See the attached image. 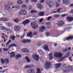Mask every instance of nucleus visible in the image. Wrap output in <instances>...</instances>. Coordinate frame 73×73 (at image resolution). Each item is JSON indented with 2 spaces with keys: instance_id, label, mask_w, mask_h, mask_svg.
I'll list each match as a JSON object with an SVG mask.
<instances>
[{
  "instance_id": "nucleus-16",
  "label": "nucleus",
  "mask_w": 73,
  "mask_h": 73,
  "mask_svg": "<svg viewBox=\"0 0 73 73\" xmlns=\"http://www.w3.org/2000/svg\"><path fill=\"white\" fill-rule=\"evenodd\" d=\"M20 27L19 26H15L14 27V30L15 31H20Z\"/></svg>"
},
{
  "instance_id": "nucleus-6",
  "label": "nucleus",
  "mask_w": 73,
  "mask_h": 73,
  "mask_svg": "<svg viewBox=\"0 0 73 73\" xmlns=\"http://www.w3.org/2000/svg\"><path fill=\"white\" fill-rule=\"evenodd\" d=\"M31 27L33 28V29H36V28H37V27H38V25L35 22H33L31 23Z\"/></svg>"
},
{
  "instance_id": "nucleus-25",
  "label": "nucleus",
  "mask_w": 73,
  "mask_h": 73,
  "mask_svg": "<svg viewBox=\"0 0 73 73\" xmlns=\"http://www.w3.org/2000/svg\"><path fill=\"white\" fill-rule=\"evenodd\" d=\"M46 25H47L48 26H49L48 28H51V24L49 22H47L46 23Z\"/></svg>"
},
{
  "instance_id": "nucleus-13",
  "label": "nucleus",
  "mask_w": 73,
  "mask_h": 73,
  "mask_svg": "<svg viewBox=\"0 0 73 73\" xmlns=\"http://www.w3.org/2000/svg\"><path fill=\"white\" fill-rule=\"evenodd\" d=\"M21 50L22 51V52H24V53H28V52H29L28 49H27V48L21 49Z\"/></svg>"
},
{
  "instance_id": "nucleus-14",
  "label": "nucleus",
  "mask_w": 73,
  "mask_h": 73,
  "mask_svg": "<svg viewBox=\"0 0 73 73\" xmlns=\"http://www.w3.org/2000/svg\"><path fill=\"white\" fill-rule=\"evenodd\" d=\"M72 39H73V36H70L67 38H64L63 39V40L64 41H66V40H71Z\"/></svg>"
},
{
  "instance_id": "nucleus-7",
  "label": "nucleus",
  "mask_w": 73,
  "mask_h": 73,
  "mask_svg": "<svg viewBox=\"0 0 73 73\" xmlns=\"http://www.w3.org/2000/svg\"><path fill=\"white\" fill-rule=\"evenodd\" d=\"M32 58L36 61H38L39 59V56L36 54H34L32 55Z\"/></svg>"
},
{
  "instance_id": "nucleus-46",
  "label": "nucleus",
  "mask_w": 73,
  "mask_h": 73,
  "mask_svg": "<svg viewBox=\"0 0 73 73\" xmlns=\"http://www.w3.org/2000/svg\"><path fill=\"white\" fill-rule=\"evenodd\" d=\"M15 8H16L17 9H20V6L18 5H17L15 6Z\"/></svg>"
},
{
  "instance_id": "nucleus-34",
  "label": "nucleus",
  "mask_w": 73,
  "mask_h": 73,
  "mask_svg": "<svg viewBox=\"0 0 73 73\" xmlns=\"http://www.w3.org/2000/svg\"><path fill=\"white\" fill-rule=\"evenodd\" d=\"M19 18L16 19L15 20H14L13 21L15 22V23H17L19 21Z\"/></svg>"
},
{
  "instance_id": "nucleus-63",
  "label": "nucleus",
  "mask_w": 73,
  "mask_h": 73,
  "mask_svg": "<svg viewBox=\"0 0 73 73\" xmlns=\"http://www.w3.org/2000/svg\"><path fill=\"white\" fill-rule=\"evenodd\" d=\"M64 60V59L63 58H61L60 59V61H62Z\"/></svg>"
},
{
  "instance_id": "nucleus-3",
  "label": "nucleus",
  "mask_w": 73,
  "mask_h": 73,
  "mask_svg": "<svg viewBox=\"0 0 73 73\" xmlns=\"http://www.w3.org/2000/svg\"><path fill=\"white\" fill-rule=\"evenodd\" d=\"M18 13L19 15H26L27 14V12L25 10H20Z\"/></svg>"
},
{
  "instance_id": "nucleus-43",
  "label": "nucleus",
  "mask_w": 73,
  "mask_h": 73,
  "mask_svg": "<svg viewBox=\"0 0 73 73\" xmlns=\"http://www.w3.org/2000/svg\"><path fill=\"white\" fill-rule=\"evenodd\" d=\"M55 6L57 8L60 6V5L58 4V3H56Z\"/></svg>"
},
{
  "instance_id": "nucleus-8",
  "label": "nucleus",
  "mask_w": 73,
  "mask_h": 73,
  "mask_svg": "<svg viewBox=\"0 0 73 73\" xmlns=\"http://www.w3.org/2000/svg\"><path fill=\"white\" fill-rule=\"evenodd\" d=\"M64 22L61 21H59L57 23V25L59 27H61L64 25Z\"/></svg>"
},
{
  "instance_id": "nucleus-5",
  "label": "nucleus",
  "mask_w": 73,
  "mask_h": 73,
  "mask_svg": "<svg viewBox=\"0 0 73 73\" xmlns=\"http://www.w3.org/2000/svg\"><path fill=\"white\" fill-rule=\"evenodd\" d=\"M1 62L3 64L5 63L6 64H8L9 62V59L7 58H6L5 59H1Z\"/></svg>"
},
{
  "instance_id": "nucleus-38",
  "label": "nucleus",
  "mask_w": 73,
  "mask_h": 73,
  "mask_svg": "<svg viewBox=\"0 0 73 73\" xmlns=\"http://www.w3.org/2000/svg\"><path fill=\"white\" fill-rule=\"evenodd\" d=\"M31 41V40L30 39H26V43H30Z\"/></svg>"
},
{
  "instance_id": "nucleus-15",
  "label": "nucleus",
  "mask_w": 73,
  "mask_h": 73,
  "mask_svg": "<svg viewBox=\"0 0 73 73\" xmlns=\"http://www.w3.org/2000/svg\"><path fill=\"white\" fill-rule=\"evenodd\" d=\"M45 29V26H42L40 28V31L41 32H42L44 31Z\"/></svg>"
},
{
  "instance_id": "nucleus-19",
  "label": "nucleus",
  "mask_w": 73,
  "mask_h": 73,
  "mask_svg": "<svg viewBox=\"0 0 73 73\" xmlns=\"http://www.w3.org/2000/svg\"><path fill=\"white\" fill-rule=\"evenodd\" d=\"M67 19L68 21H72L73 20V17H67Z\"/></svg>"
},
{
  "instance_id": "nucleus-53",
  "label": "nucleus",
  "mask_w": 73,
  "mask_h": 73,
  "mask_svg": "<svg viewBox=\"0 0 73 73\" xmlns=\"http://www.w3.org/2000/svg\"><path fill=\"white\" fill-rule=\"evenodd\" d=\"M28 8L29 10H31L32 9V6L30 5L29 7H28Z\"/></svg>"
},
{
  "instance_id": "nucleus-36",
  "label": "nucleus",
  "mask_w": 73,
  "mask_h": 73,
  "mask_svg": "<svg viewBox=\"0 0 73 73\" xmlns=\"http://www.w3.org/2000/svg\"><path fill=\"white\" fill-rule=\"evenodd\" d=\"M25 59L27 60L28 62H31V60H30V59H29V58L28 57H26L25 58Z\"/></svg>"
},
{
  "instance_id": "nucleus-45",
  "label": "nucleus",
  "mask_w": 73,
  "mask_h": 73,
  "mask_svg": "<svg viewBox=\"0 0 73 73\" xmlns=\"http://www.w3.org/2000/svg\"><path fill=\"white\" fill-rule=\"evenodd\" d=\"M11 40H10L8 41L7 42V43L6 44V46L8 45V44H9V43H10V42H11Z\"/></svg>"
},
{
  "instance_id": "nucleus-35",
  "label": "nucleus",
  "mask_w": 73,
  "mask_h": 73,
  "mask_svg": "<svg viewBox=\"0 0 73 73\" xmlns=\"http://www.w3.org/2000/svg\"><path fill=\"white\" fill-rule=\"evenodd\" d=\"M22 43H23V44H25L27 43L26 39H23L21 40Z\"/></svg>"
},
{
  "instance_id": "nucleus-26",
  "label": "nucleus",
  "mask_w": 73,
  "mask_h": 73,
  "mask_svg": "<svg viewBox=\"0 0 73 73\" xmlns=\"http://www.w3.org/2000/svg\"><path fill=\"white\" fill-rule=\"evenodd\" d=\"M23 3V2L21 0H19L17 1V4H19V5H21Z\"/></svg>"
},
{
  "instance_id": "nucleus-52",
  "label": "nucleus",
  "mask_w": 73,
  "mask_h": 73,
  "mask_svg": "<svg viewBox=\"0 0 73 73\" xmlns=\"http://www.w3.org/2000/svg\"><path fill=\"white\" fill-rule=\"evenodd\" d=\"M31 1L32 2H33L34 3H36V2H37V0H31Z\"/></svg>"
},
{
  "instance_id": "nucleus-17",
  "label": "nucleus",
  "mask_w": 73,
  "mask_h": 73,
  "mask_svg": "<svg viewBox=\"0 0 73 73\" xmlns=\"http://www.w3.org/2000/svg\"><path fill=\"white\" fill-rule=\"evenodd\" d=\"M61 65V63H58L55 64V68L56 69L59 68L60 67V66Z\"/></svg>"
},
{
  "instance_id": "nucleus-58",
  "label": "nucleus",
  "mask_w": 73,
  "mask_h": 73,
  "mask_svg": "<svg viewBox=\"0 0 73 73\" xmlns=\"http://www.w3.org/2000/svg\"><path fill=\"white\" fill-rule=\"evenodd\" d=\"M29 1V0H26L25 1V2L26 4H28Z\"/></svg>"
},
{
  "instance_id": "nucleus-62",
  "label": "nucleus",
  "mask_w": 73,
  "mask_h": 73,
  "mask_svg": "<svg viewBox=\"0 0 73 73\" xmlns=\"http://www.w3.org/2000/svg\"><path fill=\"white\" fill-rule=\"evenodd\" d=\"M43 19L42 18L41 19H40L39 21L40 23H41L42 21H43Z\"/></svg>"
},
{
  "instance_id": "nucleus-42",
  "label": "nucleus",
  "mask_w": 73,
  "mask_h": 73,
  "mask_svg": "<svg viewBox=\"0 0 73 73\" xmlns=\"http://www.w3.org/2000/svg\"><path fill=\"white\" fill-rule=\"evenodd\" d=\"M61 8H60L58 9L57 10V12L58 13H60V11H61Z\"/></svg>"
},
{
  "instance_id": "nucleus-60",
  "label": "nucleus",
  "mask_w": 73,
  "mask_h": 73,
  "mask_svg": "<svg viewBox=\"0 0 73 73\" xmlns=\"http://www.w3.org/2000/svg\"><path fill=\"white\" fill-rule=\"evenodd\" d=\"M44 2V0H40V3H43Z\"/></svg>"
},
{
  "instance_id": "nucleus-56",
  "label": "nucleus",
  "mask_w": 73,
  "mask_h": 73,
  "mask_svg": "<svg viewBox=\"0 0 73 73\" xmlns=\"http://www.w3.org/2000/svg\"><path fill=\"white\" fill-rule=\"evenodd\" d=\"M36 19V17L35 16L33 17V18H32L33 20H35Z\"/></svg>"
},
{
  "instance_id": "nucleus-44",
  "label": "nucleus",
  "mask_w": 73,
  "mask_h": 73,
  "mask_svg": "<svg viewBox=\"0 0 73 73\" xmlns=\"http://www.w3.org/2000/svg\"><path fill=\"white\" fill-rule=\"evenodd\" d=\"M62 50H63V52H66V51H67V50H68V48H66L64 49H62Z\"/></svg>"
},
{
  "instance_id": "nucleus-33",
  "label": "nucleus",
  "mask_w": 73,
  "mask_h": 73,
  "mask_svg": "<svg viewBox=\"0 0 73 73\" xmlns=\"http://www.w3.org/2000/svg\"><path fill=\"white\" fill-rule=\"evenodd\" d=\"M12 46H15V47H16V46H17V45L15 44H12L10 46L9 48H9H11Z\"/></svg>"
},
{
  "instance_id": "nucleus-9",
  "label": "nucleus",
  "mask_w": 73,
  "mask_h": 73,
  "mask_svg": "<svg viewBox=\"0 0 73 73\" xmlns=\"http://www.w3.org/2000/svg\"><path fill=\"white\" fill-rule=\"evenodd\" d=\"M46 66L45 67V68L46 69H49L50 68V62H47L46 64Z\"/></svg>"
},
{
  "instance_id": "nucleus-1",
  "label": "nucleus",
  "mask_w": 73,
  "mask_h": 73,
  "mask_svg": "<svg viewBox=\"0 0 73 73\" xmlns=\"http://www.w3.org/2000/svg\"><path fill=\"white\" fill-rule=\"evenodd\" d=\"M46 4L47 5L49 6V8H52V6H54L55 3L53 1H50L49 0H48L46 2Z\"/></svg>"
},
{
  "instance_id": "nucleus-57",
  "label": "nucleus",
  "mask_w": 73,
  "mask_h": 73,
  "mask_svg": "<svg viewBox=\"0 0 73 73\" xmlns=\"http://www.w3.org/2000/svg\"><path fill=\"white\" fill-rule=\"evenodd\" d=\"M48 36H49V33L48 32H47L46 33V36L48 37Z\"/></svg>"
},
{
  "instance_id": "nucleus-40",
  "label": "nucleus",
  "mask_w": 73,
  "mask_h": 73,
  "mask_svg": "<svg viewBox=\"0 0 73 73\" xmlns=\"http://www.w3.org/2000/svg\"><path fill=\"white\" fill-rule=\"evenodd\" d=\"M6 31H7V32H9L10 33H11L12 32V30H11L8 29H6Z\"/></svg>"
},
{
  "instance_id": "nucleus-29",
  "label": "nucleus",
  "mask_w": 73,
  "mask_h": 73,
  "mask_svg": "<svg viewBox=\"0 0 73 73\" xmlns=\"http://www.w3.org/2000/svg\"><path fill=\"white\" fill-rule=\"evenodd\" d=\"M15 53L14 52H11L10 53V56H11V57H15Z\"/></svg>"
},
{
  "instance_id": "nucleus-21",
  "label": "nucleus",
  "mask_w": 73,
  "mask_h": 73,
  "mask_svg": "<svg viewBox=\"0 0 73 73\" xmlns=\"http://www.w3.org/2000/svg\"><path fill=\"white\" fill-rule=\"evenodd\" d=\"M21 57V55L20 54H19L16 55L15 58L17 60H18L19 58H20Z\"/></svg>"
},
{
  "instance_id": "nucleus-27",
  "label": "nucleus",
  "mask_w": 73,
  "mask_h": 73,
  "mask_svg": "<svg viewBox=\"0 0 73 73\" xmlns=\"http://www.w3.org/2000/svg\"><path fill=\"white\" fill-rule=\"evenodd\" d=\"M44 12H40L39 13V16H44Z\"/></svg>"
},
{
  "instance_id": "nucleus-51",
  "label": "nucleus",
  "mask_w": 73,
  "mask_h": 73,
  "mask_svg": "<svg viewBox=\"0 0 73 73\" xmlns=\"http://www.w3.org/2000/svg\"><path fill=\"white\" fill-rule=\"evenodd\" d=\"M54 17H60V15H54Z\"/></svg>"
},
{
  "instance_id": "nucleus-18",
  "label": "nucleus",
  "mask_w": 73,
  "mask_h": 73,
  "mask_svg": "<svg viewBox=\"0 0 73 73\" xmlns=\"http://www.w3.org/2000/svg\"><path fill=\"white\" fill-rule=\"evenodd\" d=\"M5 9L6 11H9V9H10V6L8 5H6L5 6Z\"/></svg>"
},
{
  "instance_id": "nucleus-47",
  "label": "nucleus",
  "mask_w": 73,
  "mask_h": 73,
  "mask_svg": "<svg viewBox=\"0 0 73 73\" xmlns=\"http://www.w3.org/2000/svg\"><path fill=\"white\" fill-rule=\"evenodd\" d=\"M0 20L2 21H5L4 18H1L0 19Z\"/></svg>"
},
{
  "instance_id": "nucleus-23",
  "label": "nucleus",
  "mask_w": 73,
  "mask_h": 73,
  "mask_svg": "<svg viewBox=\"0 0 73 73\" xmlns=\"http://www.w3.org/2000/svg\"><path fill=\"white\" fill-rule=\"evenodd\" d=\"M48 56L50 60H52L53 59V56H52V54H49Z\"/></svg>"
},
{
  "instance_id": "nucleus-22",
  "label": "nucleus",
  "mask_w": 73,
  "mask_h": 73,
  "mask_svg": "<svg viewBox=\"0 0 73 73\" xmlns=\"http://www.w3.org/2000/svg\"><path fill=\"white\" fill-rule=\"evenodd\" d=\"M27 37H29L30 38H31L32 37V33L31 32H30V33H28L27 35Z\"/></svg>"
},
{
  "instance_id": "nucleus-59",
  "label": "nucleus",
  "mask_w": 73,
  "mask_h": 73,
  "mask_svg": "<svg viewBox=\"0 0 73 73\" xmlns=\"http://www.w3.org/2000/svg\"><path fill=\"white\" fill-rule=\"evenodd\" d=\"M51 18H52V17H48L47 18V20H50V19H51Z\"/></svg>"
},
{
  "instance_id": "nucleus-37",
  "label": "nucleus",
  "mask_w": 73,
  "mask_h": 73,
  "mask_svg": "<svg viewBox=\"0 0 73 73\" xmlns=\"http://www.w3.org/2000/svg\"><path fill=\"white\" fill-rule=\"evenodd\" d=\"M31 13H36L37 12V11L35 10L31 11Z\"/></svg>"
},
{
  "instance_id": "nucleus-55",
  "label": "nucleus",
  "mask_w": 73,
  "mask_h": 73,
  "mask_svg": "<svg viewBox=\"0 0 73 73\" xmlns=\"http://www.w3.org/2000/svg\"><path fill=\"white\" fill-rule=\"evenodd\" d=\"M30 68V66L29 65L28 66V65H27V66H25V69H26L27 68Z\"/></svg>"
},
{
  "instance_id": "nucleus-41",
  "label": "nucleus",
  "mask_w": 73,
  "mask_h": 73,
  "mask_svg": "<svg viewBox=\"0 0 73 73\" xmlns=\"http://www.w3.org/2000/svg\"><path fill=\"white\" fill-rule=\"evenodd\" d=\"M36 73H41V71L39 68H38L37 69V71Z\"/></svg>"
},
{
  "instance_id": "nucleus-2",
  "label": "nucleus",
  "mask_w": 73,
  "mask_h": 73,
  "mask_svg": "<svg viewBox=\"0 0 73 73\" xmlns=\"http://www.w3.org/2000/svg\"><path fill=\"white\" fill-rule=\"evenodd\" d=\"M62 70L63 72H68L69 70H72V67L67 66L63 68Z\"/></svg>"
},
{
  "instance_id": "nucleus-11",
  "label": "nucleus",
  "mask_w": 73,
  "mask_h": 73,
  "mask_svg": "<svg viewBox=\"0 0 73 73\" xmlns=\"http://www.w3.org/2000/svg\"><path fill=\"white\" fill-rule=\"evenodd\" d=\"M62 2L64 4L68 5L69 3V0H62Z\"/></svg>"
},
{
  "instance_id": "nucleus-49",
  "label": "nucleus",
  "mask_w": 73,
  "mask_h": 73,
  "mask_svg": "<svg viewBox=\"0 0 73 73\" xmlns=\"http://www.w3.org/2000/svg\"><path fill=\"white\" fill-rule=\"evenodd\" d=\"M5 19V21H8V20H9V19L8 18H4Z\"/></svg>"
},
{
  "instance_id": "nucleus-50",
  "label": "nucleus",
  "mask_w": 73,
  "mask_h": 73,
  "mask_svg": "<svg viewBox=\"0 0 73 73\" xmlns=\"http://www.w3.org/2000/svg\"><path fill=\"white\" fill-rule=\"evenodd\" d=\"M55 3H60V2H61L60 0H58L57 1H56Z\"/></svg>"
},
{
  "instance_id": "nucleus-54",
  "label": "nucleus",
  "mask_w": 73,
  "mask_h": 73,
  "mask_svg": "<svg viewBox=\"0 0 73 73\" xmlns=\"http://www.w3.org/2000/svg\"><path fill=\"white\" fill-rule=\"evenodd\" d=\"M8 4V5H13V4H12V3L11 2H8L7 3Z\"/></svg>"
},
{
  "instance_id": "nucleus-61",
  "label": "nucleus",
  "mask_w": 73,
  "mask_h": 73,
  "mask_svg": "<svg viewBox=\"0 0 73 73\" xmlns=\"http://www.w3.org/2000/svg\"><path fill=\"white\" fill-rule=\"evenodd\" d=\"M8 50V48H4L3 50L4 51H7V50Z\"/></svg>"
},
{
  "instance_id": "nucleus-28",
  "label": "nucleus",
  "mask_w": 73,
  "mask_h": 73,
  "mask_svg": "<svg viewBox=\"0 0 73 73\" xmlns=\"http://www.w3.org/2000/svg\"><path fill=\"white\" fill-rule=\"evenodd\" d=\"M43 47L44 49L46 50H48V49H49L48 48V46L47 45H44Z\"/></svg>"
},
{
  "instance_id": "nucleus-64",
  "label": "nucleus",
  "mask_w": 73,
  "mask_h": 73,
  "mask_svg": "<svg viewBox=\"0 0 73 73\" xmlns=\"http://www.w3.org/2000/svg\"><path fill=\"white\" fill-rule=\"evenodd\" d=\"M70 13H73V10H72L70 12Z\"/></svg>"
},
{
  "instance_id": "nucleus-32",
  "label": "nucleus",
  "mask_w": 73,
  "mask_h": 73,
  "mask_svg": "<svg viewBox=\"0 0 73 73\" xmlns=\"http://www.w3.org/2000/svg\"><path fill=\"white\" fill-rule=\"evenodd\" d=\"M10 38L13 41H14L15 39V38H16V36H11L10 37Z\"/></svg>"
},
{
  "instance_id": "nucleus-30",
  "label": "nucleus",
  "mask_w": 73,
  "mask_h": 73,
  "mask_svg": "<svg viewBox=\"0 0 73 73\" xmlns=\"http://www.w3.org/2000/svg\"><path fill=\"white\" fill-rule=\"evenodd\" d=\"M7 26V27H9H9H12V24H11L8 23L6 24Z\"/></svg>"
},
{
  "instance_id": "nucleus-48",
  "label": "nucleus",
  "mask_w": 73,
  "mask_h": 73,
  "mask_svg": "<svg viewBox=\"0 0 73 73\" xmlns=\"http://www.w3.org/2000/svg\"><path fill=\"white\" fill-rule=\"evenodd\" d=\"M29 66H30V68H32L35 66V65L33 64H32L31 65H30Z\"/></svg>"
},
{
  "instance_id": "nucleus-12",
  "label": "nucleus",
  "mask_w": 73,
  "mask_h": 73,
  "mask_svg": "<svg viewBox=\"0 0 73 73\" xmlns=\"http://www.w3.org/2000/svg\"><path fill=\"white\" fill-rule=\"evenodd\" d=\"M28 73H35V71L34 69L30 68L27 70Z\"/></svg>"
},
{
  "instance_id": "nucleus-24",
  "label": "nucleus",
  "mask_w": 73,
  "mask_h": 73,
  "mask_svg": "<svg viewBox=\"0 0 73 73\" xmlns=\"http://www.w3.org/2000/svg\"><path fill=\"white\" fill-rule=\"evenodd\" d=\"M37 7L39 8V9H41L42 8V5L41 4H38L37 5Z\"/></svg>"
},
{
  "instance_id": "nucleus-20",
  "label": "nucleus",
  "mask_w": 73,
  "mask_h": 73,
  "mask_svg": "<svg viewBox=\"0 0 73 73\" xmlns=\"http://www.w3.org/2000/svg\"><path fill=\"white\" fill-rule=\"evenodd\" d=\"M38 52L41 55H44V54H45V53L42 52V51L41 50H38Z\"/></svg>"
},
{
  "instance_id": "nucleus-10",
  "label": "nucleus",
  "mask_w": 73,
  "mask_h": 73,
  "mask_svg": "<svg viewBox=\"0 0 73 73\" xmlns=\"http://www.w3.org/2000/svg\"><path fill=\"white\" fill-rule=\"evenodd\" d=\"M30 23L29 20L26 19V20L24 21L22 23V24H23L24 26H25V25H27L28 24H29Z\"/></svg>"
},
{
  "instance_id": "nucleus-4",
  "label": "nucleus",
  "mask_w": 73,
  "mask_h": 73,
  "mask_svg": "<svg viewBox=\"0 0 73 73\" xmlns=\"http://www.w3.org/2000/svg\"><path fill=\"white\" fill-rule=\"evenodd\" d=\"M62 56V54L61 53H56L54 54V57L57 58H61Z\"/></svg>"
},
{
  "instance_id": "nucleus-31",
  "label": "nucleus",
  "mask_w": 73,
  "mask_h": 73,
  "mask_svg": "<svg viewBox=\"0 0 73 73\" xmlns=\"http://www.w3.org/2000/svg\"><path fill=\"white\" fill-rule=\"evenodd\" d=\"M21 7L23 9H27V7L25 5H22Z\"/></svg>"
},
{
  "instance_id": "nucleus-39",
  "label": "nucleus",
  "mask_w": 73,
  "mask_h": 73,
  "mask_svg": "<svg viewBox=\"0 0 73 73\" xmlns=\"http://www.w3.org/2000/svg\"><path fill=\"white\" fill-rule=\"evenodd\" d=\"M1 29H3V30H7V28H6L5 27H4L3 26H1Z\"/></svg>"
}]
</instances>
